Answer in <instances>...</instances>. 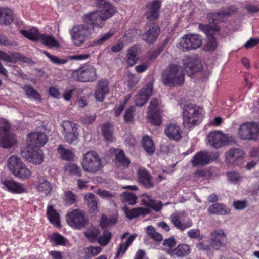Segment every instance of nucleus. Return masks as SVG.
I'll return each mask as SVG.
<instances>
[{
	"mask_svg": "<svg viewBox=\"0 0 259 259\" xmlns=\"http://www.w3.org/2000/svg\"><path fill=\"white\" fill-rule=\"evenodd\" d=\"M22 155L30 163L39 164L44 160V154L41 150H28L26 152H22Z\"/></svg>",
	"mask_w": 259,
	"mask_h": 259,
	"instance_id": "nucleus-21",
	"label": "nucleus"
},
{
	"mask_svg": "<svg viewBox=\"0 0 259 259\" xmlns=\"http://www.w3.org/2000/svg\"><path fill=\"white\" fill-rule=\"evenodd\" d=\"M142 142L145 151L149 155L153 154L155 147L152 139L149 136H145L143 137Z\"/></svg>",
	"mask_w": 259,
	"mask_h": 259,
	"instance_id": "nucleus-37",
	"label": "nucleus"
},
{
	"mask_svg": "<svg viewBox=\"0 0 259 259\" xmlns=\"http://www.w3.org/2000/svg\"><path fill=\"white\" fill-rule=\"evenodd\" d=\"M184 74L182 68L177 65H169L163 72L161 81L165 85H181L184 82Z\"/></svg>",
	"mask_w": 259,
	"mask_h": 259,
	"instance_id": "nucleus-3",
	"label": "nucleus"
},
{
	"mask_svg": "<svg viewBox=\"0 0 259 259\" xmlns=\"http://www.w3.org/2000/svg\"><path fill=\"white\" fill-rule=\"evenodd\" d=\"M72 43L76 46H80L88 40L94 33L93 28L89 24H76L69 30Z\"/></svg>",
	"mask_w": 259,
	"mask_h": 259,
	"instance_id": "nucleus-4",
	"label": "nucleus"
},
{
	"mask_svg": "<svg viewBox=\"0 0 259 259\" xmlns=\"http://www.w3.org/2000/svg\"><path fill=\"white\" fill-rule=\"evenodd\" d=\"M153 87V83L148 82L139 91L135 98L136 106H142L147 102L152 95Z\"/></svg>",
	"mask_w": 259,
	"mask_h": 259,
	"instance_id": "nucleus-15",
	"label": "nucleus"
},
{
	"mask_svg": "<svg viewBox=\"0 0 259 259\" xmlns=\"http://www.w3.org/2000/svg\"><path fill=\"white\" fill-rule=\"evenodd\" d=\"M23 164V163L19 157L16 155H12L8 160L7 166L10 171L13 175Z\"/></svg>",
	"mask_w": 259,
	"mask_h": 259,
	"instance_id": "nucleus-35",
	"label": "nucleus"
},
{
	"mask_svg": "<svg viewBox=\"0 0 259 259\" xmlns=\"http://www.w3.org/2000/svg\"><path fill=\"white\" fill-rule=\"evenodd\" d=\"M62 126L65 140L69 143L76 142L78 136L77 125L70 121H64Z\"/></svg>",
	"mask_w": 259,
	"mask_h": 259,
	"instance_id": "nucleus-13",
	"label": "nucleus"
},
{
	"mask_svg": "<svg viewBox=\"0 0 259 259\" xmlns=\"http://www.w3.org/2000/svg\"><path fill=\"white\" fill-rule=\"evenodd\" d=\"M114 31L110 30L107 33L101 36V37L97 40V43L98 44H102L104 42L109 39L114 34Z\"/></svg>",
	"mask_w": 259,
	"mask_h": 259,
	"instance_id": "nucleus-64",
	"label": "nucleus"
},
{
	"mask_svg": "<svg viewBox=\"0 0 259 259\" xmlns=\"http://www.w3.org/2000/svg\"><path fill=\"white\" fill-rule=\"evenodd\" d=\"M83 234L89 241L94 243L97 242L100 234V231L95 227H92L85 231Z\"/></svg>",
	"mask_w": 259,
	"mask_h": 259,
	"instance_id": "nucleus-39",
	"label": "nucleus"
},
{
	"mask_svg": "<svg viewBox=\"0 0 259 259\" xmlns=\"http://www.w3.org/2000/svg\"><path fill=\"white\" fill-rule=\"evenodd\" d=\"M102 249L100 246H90L85 248L84 259H90L99 254Z\"/></svg>",
	"mask_w": 259,
	"mask_h": 259,
	"instance_id": "nucleus-47",
	"label": "nucleus"
},
{
	"mask_svg": "<svg viewBox=\"0 0 259 259\" xmlns=\"http://www.w3.org/2000/svg\"><path fill=\"white\" fill-rule=\"evenodd\" d=\"M98 10L88 13L84 15L83 21L89 25L90 27L93 28V32L95 28H102L105 24L106 20Z\"/></svg>",
	"mask_w": 259,
	"mask_h": 259,
	"instance_id": "nucleus-11",
	"label": "nucleus"
},
{
	"mask_svg": "<svg viewBox=\"0 0 259 259\" xmlns=\"http://www.w3.org/2000/svg\"><path fill=\"white\" fill-rule=\"evenodd\" d=\"M134 107L131 106L126 109L124 115V119L126 122H131L133 119Z\"/></svg>",
	"mask_w": 259,
	"mask_h": 259,
	"instance_id": "nucleus-59",
	"label": "nucleus"
},
{
	"mask_svg": "<svg viewBox=\"0 0 259 259\" xmlns=\"http://www.w3.org/2000/svg\"><path fill=\"white\" fill-rule=\"evenodd\" d=\"M81 165L84 171L95 174L102 168L101 159L95 151H89L84 154Z\"/></svg>",
	"mask_w": 259,
	"mask_h": 259,
	"instance_id": "nucleus-5",
	"label": "nucleus"
},
{
	"mask_svg": "<svg viewBox=\"0 0 259 259\" xmlns=\"http://www.w3.org/2000/svg\"><path fill=\"white\" fill-rule=\"evenodd\" d=\"M96 193L103 198H109L115 196L114 193L104 190L98 189L96 191Z\"/></svg>",
	"mask_w": 259,
	"mask_h": 259,
	"instance_id": "nucleus-61",
	"label": "nucleus"
},
{
	"mask_svg": "<svg viewBox=\"0 0 259 259\" xmlns=\"http://www.w3.org/2000/svg\"><path fill=\"white\" fill-rule=\"evenodd\" d=\"M42 44L49 48H58L60 44L58 41L52 36L48 34H41L39 40Z\"/></svg>",
	"mask_w": 259,
	"mask_h": 259,
	"instance_id": "nucleus-36",
	"label": "nucleus"
},
{
	"mask_svg": "<svg viewBox=\"0 0 259 259\" xmlns=\"http://www.w3.org/2000/svg\"><path fill=\"white\" fill-rule=\"evenodd\" d=\"M210 247H212L214 249L218 250L222 246V242H221L220 238L210 236Z\"/></svg>",
	"mask_w": 259,
	"mask_h": 259,
	"instance_id": "nucleus-63",
	"label": "nucleus"
},
{
	"mask_svg": "<svg viewBox=\"0 0 259 259\" xmlns=\"http://www.w3.org/2000/svg\"><path fill=\"white\" fill-rule=\"evenodd\" d=\"M170 219L173 225L178 229L181 230H184L188 227H190L192 226V223H190L189 225L186 226L183 224L180 220V217L175 214H172L170 217Z\"/></svg>",
	"mask_w": 259,
	"mask_h": 259,
	"instance_id": "nucleus-49",
	"label": "nucleus"
},
{
	"mask_svg": "<svg viewBox=\"0 0 259 259\" xmlns=\"http://www.w3.org/2000/svg\"><path fill=\"white\" fill-rule=\"evenodd\" d=\"M161 6V2L154 1L147 5V11L145 13L146 19L151 22L158 19L159 10Z\"/></svg>",
	"mask_w": 259,
	"mask_h": 259,
	"instance_id": "nucleus-20",
	"label": "nucleus"
},
{
	"mask_svg": "<svg viewBox=\"0 0 259 259\" xmlns=\"http://www.w3.org/2000/svg\"><path fill=\"white\" fill-rule=\"evenodd\" d=\"M17 45L11 38L0 34V46H8Z\"/></svg>",
	"mask_w": 259,
	"mask_h": 259,
	"instance_id": "nucleus-58",
	"label": "nucleus"
},
{
	"mask_svg": "<svg viewBox=\"0 0 259 259\" xmlns=\"http://www.w3.org/2000/svg\"><path fill=\"white\" fill-rule=\"evenodd\" d=\"M48 137L45 132L36 131L28 135L27 143L29 146L42 147L47 142Z\"/></svg>",
	"mask_w": 259,
	"mask_h": 259,
	"instance_id": "nucleus-14",
	"label": "nucleus"
},
{
	"mask_svg": "<svg viewBox=\"0 0 259 259\" xmlns=\"http://www.w3.org/2000/svg\"><path fill=\"white\" fill-rule=\"evenodd\" d=\"M98 11L101 12L102 16L107 20L112 17L115 13V8L105 0H97Z\"/></svg>",
	"mask_w": 259,
	"mask_h": 259,
	"instance_id": "nucleus-22",
	"label": "nucleus"
},
{
	"mask_svg": "<svg viewBox=\"0 0 259 259\" xmlns=\"http://www.w3.org/2000/svg\"><path fill=\"white\" fill-rule=\"evenodd\" d=\"M146 233L148 236L156 242H161L163 240V237L161 234L156 232L152 226H148L146 228Z\"/></svg>",
	"mask_w": 259,
	"mask_h": 259,
	"instance_id": "nucleus-48",
	"label": "nucleus"
},
{
	"mask_svg": "<svg viewBox=\"0 0 259 259\" xmlns=\"http://www.w3.org/2000/svg\"><path fill=\"white\" fill-rule=\"evenodd\" d=\"M191 252L189 245L186 244H180L174 249L169 250L167 253L171 256H177L180 257H184L188 255Z\"/></svg>",
	"mask_w": 259,
	"mask_h": 259,
	"instance_id": "nucleus-26",
	"label": "nucleus"
},
{
	"mask_svg": "<svg viewBox=\"0 0 259 259\" xmlns=\"http://www.w3.org/2000/svg\"><path fill=\"white\" fill-rule=\"evenodd\" d=\"M244 152L239 149H231L226 153V160L230 163L234 164L238 160L243 158Z\"/></svg>",
	"mask_w": 259,
	"mask_h": 259,
	"instance_id": "nucleus-27",
	"label": "nucleus"
},
{
	"mask_svg": "<svg viewBox=\"0 0 259 259\" xmlns=\"http://www.w3.org/2000/svg\"><path fill=\"white\" fill-rule=\"evenodd\" d=\"M202 44L200 36L195 34L185 35L180 41V45L183 51L195 50L199 48Z\"/></svg>",
	"mask_w": 259,
	"mask_h": 259,
	"instance_id": "nucleus-10",
	"label": "nucleus"
},
{
	"mask_svg": "<svg viewBox=\"0 0 259 259\" xmlns=\"http://www.w3.org/2000/svg\"><path fill=\"white\" fill-rule=\"evenodd\" d=\"M121 201L128 205H134L137 202V198L133 193L125 192L120 195Z\"/></svg>",
	"mask_w": 259,
	"mask_h": 259,
	"instance_id": "nucleus-45",
	"label": "nucleus"
},
{
	"mask_svg": "<svg viewBox=\"0 0 259 259\" xmlns=\"http://www.w3.org/2000/svg\"><path fill=\"white\" fill-rule=\"evenodd\" d=\"M65 201L68 205L72 204L75 201V196L71 191H67L65 193Z\"/></svg>",
	"mask_w": 259,
	"mask_h": 259,
	"instance_id": "nucleus-62",
	"label": "nucleus"
},
{
	"mask_svg": "<svg viewBox=\"0 0 259 259\" xmlns=\"http://www.w3.org/2000/svg\"><path fill=\"white\" fill-rule=\"evenodd\" d=\"M58 151L62 159L64 160L70 161L73 158V152L69 149H65L62 145L59 146Z\"/></svg>",
	"mask_w": 259,
	"mask_h": 259,
	"instance_id": "nucleus-50",
	"label": "nucleus"
},
{
	"mask_svg": "<svg viewBox=\"0 0 259 259\" xmlns=\"http://www.w3.org/2000/svg\"><path fill=\"white\" fill-rule=\"evenodd\" d=\"M72 78L75 81L82 82H92L97 79L96 69L92 65L84 66L71 74Z\"/></svg>",
	"mask_w": 259,
	"mask_h": 259,
	"instance_id": "nucleus-7",
	"label": "nucleus"
},
{
	"mask_svg": "<svg viewBox=\"0 0 259 259\" xmlns=\"http://www.w3.org/2000/svg\"><path fill=\"white\" fill-rule=\"evenodd\" d=\"M149 27L148 31L142 35V39L149 44L153 43L157 39L160 33V29L158 25L155 23H148Z\"/></svg>",
	"mask_w": 259,
	"mask_h": 259,
	"instance_id": "nucleus-18",
	"label": "nucleus"
},
{
	"mask_svg": "<svg viewBox=\"0 0 259 259\" xmlns=\"http://www.w3.org/2000/svg\"><path fill=\"white\" fill-rule=\"evenodd\" d=\"M109 92V82L106 79H102L98 81L95 92L96 99L100 102L104 100L105 96Z\"/></svg>",
	"mask_w": 259,
	"mask_h": 259,
	"instance_id": "nucleus-23",
	"label": "nucleus"
},
{
	"mask_svg": "<svg viewBox=\"0 0 259 259\" xmlns=\"http://www.w3.org/2000/svg\"><path fill=\"white\" fill-rule=\"evenodd\" d=\"M141 204L146 206V208L137 207L129 209L127 206H125L122 209L126 216L131 220L141 215L145 216L150 213L152 209L158 212L162 206L161 202L155 201L147 195L142 199Z\"/></svg>",
	"mask_w": 259,
	"mask_h": 259,
	"instance_id": "nucleus-1",
	"label": "nucleus"
},
{
	"mask_svg": "<svg viewBox=\"0 0 259 259\" xmlns=\"http://www.w3.org/2000/svg\"><path fill=\"white\" fill-rule=\"evenodd\" d=\"M230 209L222 203H215L208 208V212L211 214L226 215L230 213Z\"/></svg>",
	"mask_w": 259,
	"mask_h": 259,
	"instance_id": "nucleus-31",
	"label": "nucleus"
},
{
	"mask_svg": "<svg viewBox=\"0 0 259 259\" xmlns=\"http://www.w3.org/2000/svg\"><path fill=\"white\" fill-rule=\"evenodd\" d=\"M66 221L70 226L77 229L85 227L88 223L84 213L78 209L68 212L66 215Z\"/></svg>",
	"mask_w": 259,
	"mask_h": 259,
	"instance_id": "nucleus-8",
	"label": "nucleus"
},
{
	"mask_svg": "<svg viewBox=\"0 0 259 259\" xmlns=\"http://www.w3.org/2000/svg\"><path fill=\"white\" fill-rule=\"evenodd\" d=\"M138 176L139 182L145 187L149 188L154 186L151 181V176L146 169L140 168L138 171Z\"/></svg>",
	"mask_w": 259,
	"mask_h": 259,
	"instance_id": "nucleus-28",
	"label": "nucleus"
},
{
	"mask_svg": "<svg viewBox=\"0 0 259 259\" xmlns=\"http://www.w3.org/2000/svg\"><path fill=\"white\" fill-rule=\"evenodd\" d=\"M102 131L105 140L107 143L111 142L114 140L112 126L111 124L106 123L103 124L102 126Z\"/></svg>",
	"mask_w": 259,
	"mask_h": 259,
	"instance_id": "nucleus-42",
	"label": "nucleus"
},
{
	"mask_svg": "<svg viewBox=\"0 0 259 259\" xmlns=\"http://www.w3.org/2000/svg\"><path fill=\"white\" fill-rule=\"evenodd\" d=\"M136 237V234L131 235L127 239L125 242H122L119 245L116 254V256L117 257H119L120 255H123L125 253L127 248L130 246L133 241L135 239Z\"/></svg>",
	"mask_w": 259,
	"mask_h": 259,
	"instance_id": "nucleus-40",
	"label": "nucleus"
},
{
	"mask_svg": "<svg viewBox=\"0 0 259 259\" xmlns=\"http://www.w3.org/2000/svg\"><path fill=\"white\" fill-rule=\"evenodd\" d=\"M43 53L49 58L50 61L56 64H66L67 62V60L65 59H59L57 57L52 55L47 52V51H44Z\"/></svg>",
	"mask_w": 259,
	"mask_h": 259,
	"instance_id": "nucleus-56",
	"label": "nucleus"
},
{
	"mask_svg": "<svg viewBox=\"0 0 259 259\" xmlns=\"http://www.w3.org/2000/svg\"><path fill=\"white\" fill-rule=\"evenodd\" d=\"M0 60L9 63H15L17 61L28 63L30 61L29 58L24 56L22 54L17 52H10V55L0 50Z\"/></svg>",
	"mask_w": 259,
	"mask_h": 259,
	"instance_id": "nucleus-17",
	"label": "nucleus"
},
{
	"mask_svg": "<svg viewBox=\"0 0 259 259\" xmlns=\"http://www.w3.org/2000/svg\"><path fill=\"white\" fill-rule=\"evenodd\" d=\"M23 89L29 98H33L35 100L40 99V95L38 92L30 85H25Z\"/></svg>",
	"mask_w": 259,
	"mask_h": 259,
	"instance_id": "nucleus-52",
	"label": "nucleus"
},
{
	"mask_svg": "<svg viewBox=\"0 0 259 259\" xmlns=\"http://www.w3.org/2000/svg\"><path fill=\"white\" fill-rule=\"evenodd\" d=\"M111 238V234L108 231H104L102 236H99L97 242L101 246H106Z\"/></svg>",
	"mask_w": 259,
	"mask_h": 259,
	"instance_id": "nucleus-54",
	"label": "nucleus"
},
{
	"mask_svg": "<svg viewBox=\"0 0 259 259\" xmlns=\"http://www.w3.org/2000/svg\"><path fill=\"white\" fill-rule=\"evenodd\" d=\"M228 180L232 183L237 184L241 180L240 175L235 171L229 172L227 173Z\"/></svg>",
	"mask_w": 259,
	"mask_h": 259,
	"instance_id": "nucleus-57",
	"label": "nucleus"
},
{
	"mask_svg": "<svg viewBox=\"0 0 259 259\" xmlns=\"http://www.w3.org/2000/svg\"><path fill=\"white\" fill-rule=\"evenodd\" d=\"M184 69L188 75L195 73L201 67L200 61L195 58H188L184 60Z\"/></svg>",
	"mask_w": 259,
	"mask_h": 259,
	"instance_id": "nucleus-24",
	"label": "nucleus"
},
{
	"mask_svg": "<svg viewBox=\"0 0 259 259\" xmlns=\"http://www.w3.org/2000/svg\"><path fill=\"white\" fill-rule=\"evenodd\" d=\"M234 11L233 7H230L226 10H222L219 12H215L209 14L207 17L209 22L215 23V21H224L225 17L229 16Z\"/></svg>",
	"mask_w": 259,
	"mask_h": 259,
	"instance_id": "nucleus-25",
	"label": "nucleus"
},
{
	"mask_svg": "<svg viewBox=\"0 0 259 259\" xmlns=\"http://www.w3.org/2000/svg\"><path fill=\"white\" fill-rule=\"evenodd\" d=\"M85 199L90 210L95 212L97 210L98 202L95 195L92 193H88L85 196Z\"/></svg>",
	"mask_w": 259,
	"mask_h": 259,
	"instance_id": "nucleus-46",
	"label": "nucleus"
},
{
	"mask_svg": "<svg viewBox=\"0 0 259 259\" xmlns=\"http://www.w3.org/2000/svg\"><path fill=\"white\" fill-rule=\"evenodd\" d=\"M251 140H257L259 138V123L250 122Z\"/></svg>",
	"mask_w": 259,
	"mask_h": 259,
	"instance_id": "nucleus-53",
	"label": "nucleus"
},
{
	"mask_svg": "<svg viewBox=\"0 0 259 259\" xmlns=\"http://www.w3.org/2000/svg\"><path fill=\"white\" fill-rule=\"evenodd\" d=\"M210 161V156L208 153L200 152L197 153L191 160L193 166L198 165H204Z\"/></svg>",
	"mask_w": 259,
	"mask_h": 259,
	"instance_id": "nucleus-29",
	"label": "nucleus"
},
{
	"mask_svg": "<svg viewBox=\"0 0 259 259\" xmlns=\"http://www.w3.org/2000/svg\"><path fill=\"white\" fill-rule=\"evenodd\" d=\"M50 241L56 245H64L65 244V239L58 233L53 234L50 237Z\"/></svg>",
	"mask_w": 259,
	"mask_h": 259,
	"instance_id": "nucleus-55",
	"label": "nucleus"
},
{
	"mask_svg": "<svg viewBox=\"0 0 259 259\" xmlns=\"http://www.w3.org/2000/svg\"><path fill=\"white\" fill-rule=\"evenodd\" d=\"M13 21V12L10 9L0 8V24L8 25Z\"/></svg>",
	"mask_w": 259,
	"mask_h": 259,
	"instance_id": "nucleus-33",
	"label": "nucleus"
},
{
	"mask_svg": "<svg viewBox=\"0 0 259 259\" xmlns=\"http://www.w3.org/2000/svg\"><path fill=\"white\" fill-rule=\"evenodd\" d=\"M113 153H114L116 155L115 163L117 166H123L125 167L128 166L130 161L125 157L123 151L118 149H114Z\"/></svg>",
	"mask_w": 259,
	"mask_h": 259,
	"instance_id": "nucleus-34",
	"label": "nucleus"
},
{
	"mask_svg": "<svg viewBox=\"0 0 259 259\" xmlns=\"http://www.w3.org/2000/svg\"><path fill=\"white\" fill-rule=\"evenodd\" d=\"M47 214L51 223L58 227L60 226L59 214L53 209L52 206H48Z\"/></svg>",
	"mask_w": 259,
	"mask_h": 259,
	"instance_id": "nucleus-44",
	"label": "nucleus"
},
{
	"mask_svg": "<svg viewBox=\"0 0 259 259\" xmlns=\"http://www.w3.org/2000/svg\"><path fill=\"white\" fill-rule=\"evenodd\" d=\"M13 175L15 177L21 179V180H27L29 179L31 175V172L30 170L23 163L19 168L16 170Z\"/></svg>",
	"mask_w": 259,
	"mask_h": 259,
	"instance_id": "nucleus-43",
	"label": "nucleus"
},
{
	"mask_svg": "<svg viewBox=\"0 0 259 259\" xmlns=\"http://www.w3.org/2000/svg\"><path fill=\"white\" fill-rule=\"evenodd\" d=\"M204 111L202 108L192 104L183 108V119L184 127L190 128L199 124L203 119Z\"/></svg>",
	"mask_w": 259,
	"mask_h": 259,
	"instance_id": "nucleus-2",
	"label": "nucleus"
},
{
	"mask_svg": "<svg viewBox=\"0 0 259 259\" xmlns=\"http://www.w3.org/2000/svg\"><path fill=\"white\" fill-rule=\"evenodd\" d=\"M65 170L70 175L81 177V171L80 167L77 165L73 163H69L66 166Z\"/></svg>",
	"mask_w": 259,
	"mask_h": 259,
	"instance_id": "nucleus-51",
	"label": "nucleus"
},
{
	"mask_svg": "<svg viewBox=\"0 0 259 259\" xmlns=\"http://www.w3.org/2000/svg\"><path fill=\"white\" fill-rule=\"evenodd\" d=\"M176 245V241L174 238H169L165 239L163 242V245L165 247H167V251L174 249L172 248Z\"/></svg>",
	"mask_w": 259,
	"mask_h": 259,
	"instance_id": "nucleus-60",
	"label": "nucleus"
},
{
	"mask_svg": "<svg viewBox=\"0 0 259 259\" xmlns=\"http://www.w3.org/2000/svg\"><path fill=\"white\" fill-rule=\"evenodd\" d=\"M20 33L26 38L34 41H39L41 35L38 30L35 28H32L28 30H22Z\"/></svg>",
	"mask_w": 259,
	"mask_h": 259,
	"instance_id": "nucleus-41",
	"label": "nucleus"
},
{
	"mask_svg": "<svg viewBox=\"0 0 259 259\" xmlns=\"http://www.w3.org/2000/svg\"><path fill=\"white\" fill-rule=\"evenodd\" d=\"M10 125L6 123L0 127V146L4 148H10L15 143V137L9 134Z\"/></svg>",
	"mask_w": 259,
	"mask_h": 259,
	"instance_id": "nucleus-16",
	"label": "nucleus"
},
{
	"mask_svg": "<svg viewBox=\"0 0 259 259\" xmlns=\"http://www.w3.org/2000/svg\"><path fill=\"white\" fill-rule=\"evenodd\" d=\"M207 140L209 144L215 148L222 146L230 145L235 142V140L232 136L224 134L220 131L210 132L207 136Z\"/></svg>",
	"mask_w": 259,
	"mask_h": 259,
	"instance_id": "nucleus-6",
	"label": "nucleus"
},
{
	"mask_svg": "<svg viewBox=\"0 0 259 259\" xmlns=\"http://www.w3.org/2000/svg\"><path fill=\"white\" fill-rule=\"evenodd\" d=\"M199 29L203 31L208 36V41L205 46V49L208 51L214 50L217 46V42L213 35L219 31V28L217 25L212 26L200 24Z\"/></svg>",
	"mask_w": 259,
	"mask_h": 259,
	"instance_id": "nucleus-9",
	"label": "nucleus"
},
{
	"mask_svg": "<svg viewBox=\"0 0 259 259\" xmlns=\"http://www.w3.org/2000/svg\"><path fill=\"white\" fill-rule=\"evenodd\" d=\"M166 135L173 140H179L181 138L179 126L175 123L169 124L165 129Z\"/></svg>",
	"mask_w": 259,
	"mask_h": 259,
	"instance_id": "nucleus-30",
	"label": "nucleus"
},
{
	"mask_svg": "<svg viewBox=\"0 0 259 259\" xmlns=\"http://www.w3.org/2000/svg\"><path fill=\"white\" fill-rule=\"evenodd\" d=\"M250 122H245L240 126L238 132V137L243 140H251Z\"/></svg>",
	"mask_w": 259,
	"mask_h": 259,
	"instance_id": "nucleus-38",
	"label": "nucleus"
},
{
	"mask_svg": "<svg viewBox=\"0 0 259 259\" xmlns=\"http://www.w3.org/2000/svg\"><path fill=\"white\" fill-rule=\"evenodd\" d=\"M36 188L40 194L45 196L50 194L52 190V186L51 183L44 178L39 179Z\"/></svg>",
	"mask_w": 259,
	"mask_h": 259,
	"instance_id": "nucleus-32",
	"label": "nucleus"
},
{
	"mask_svg": "<svg viewBox=\"0 0 259 259\" xmlns=\"http://www.w3.org/2000/svg\"><path fill=\"white\" fill-rule=\"evenodd\" d=\"M1 184L4 189L13 193L20 194L24 191L22 184L12 179H1Z\"/></svg>",
	"mask_w": 259,
	"mask_h": 259,
	"instance_id": "nucleus-19",
	"label": "nucleus"
},
{
	"mask_svg": "<svg viewBox=\"0 0 259 259\" xmlns=\"http://www.w3.org/2000/svg\"><path fill=\"white\" fill-rule=\"evenodd\" d=\"M159 102L156 98L153 99L150 103L147 113L149 121L155 125L161 124V115L160 113Z\"/></svg>",
	"mask_w": 259,
	"mask_h": 259,
	"instance_id": "nucleus-12",
	"label": "nucleus"
}]
</instances>
